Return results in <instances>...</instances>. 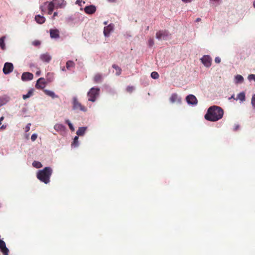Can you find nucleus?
<instances>
[{"instance_id": "44", "label": "nucleus", "mask_w": 255, "mask_h": 255, "mask_svg": "<svg viewBox=\"0 0 255 255\" xmlns=\"http://www.w3.org/2000/svg\"><path fill=\"white\" fill-rule=\"evenodd\" d=\"M82 2V0H77L76 3L78 4L79 5H81V3Z\"/></svg>"}, {"instance_id": "42", "label": "nucleus", "mask_w": 255, "mask_h": 255, "mask_svg": "<svg viewBox=\"0 0 255 255\" xmlns=\"http://www.w3.org/2000/svg\"><path fill=\"white\" fill-rule=\"evenodd\" d=\"M221 58L219 57H217L215 59V62L216 63H220L221 62Z\"/></svg>"}, {"instance_id": "36", "label": "nucleus", "mask_w": 255, "mask_h": 255, "mask_svg": "<svg viewBox=\"0 0 255 255\" xmlns=\"http://www.w3.org/2000/svg\"><path fill=\"white\" fill-rule=\"evenodd\" d=\"M248 78L250 81L254 80L255 81V74H250L248 76Z\"/></svg>"}, {"instance_id": "5", "label": "nucleus", "mask_w": 255, "mask_h": 255, "mask_svg": "<svg viewBox=\"0 0 255 255\" xmlns=\"http://www.w3.org/2000/svg\"><path fill=\"white\" fill-rule=\"evenodd\" d=\"M202 63L207 67H209L212 64V58L209 55H204L201 58Z\"/></svg>"}, {"instance_id": "48", "label": "nucleus", "mask_w": 255, "mask_h": 255, "mask_svg": "<svg viewBox=\"0 0 255 255\" xmlns=\"http://www.w3.org/2000/svg\"><path fill=\"white\" fill-rule=\"evenodd\" d=\"M108 1L111 2H116V0H108Z\"/></svg>"}, {"instance_id": "15", "label": "nucleus", "mask_w": 255, "mask_h": 255, "mask_svg": "<svg viewBox=\"0 0 255 255\" xmlns=\"http://www.w3.org/2000/svg\"><path fill=\"white\" fill-rule=\"evenodd\" d=\"M167 35L168 33L166 31L160 30L156 32V37L158 39L160 40L162 38V37H164L165 36H167Z\"/></svg>"}, {"instance_id": "34", "label": "nucleus", "mask_w": 255, "mask_h": 255, "mask_svg": "<svg viewBox=\"0 0 255 255\" xmlns=\"http://www.w3.org/2000/svg\"><path fill=\"white\" fill-rule=\"evenodd\" d=\"M151 77L154 79H157L159 78V74L157 72H152L151 73Z\"/></svg>"}, {"instance_id": "20", "label": "nucleus", "mask_w": 255, "mask_h": 255, "mask_svg": "<svg viewBox=\"0 0 255 255\" xmlns=\"http://www.w3.org/2000/svg\"><path fill=\"white\" fill-rule=\"evenodd\" d=\"M54 129L57 131H64L65 130V127L60 124H56L54 127Z\"/></svg>"}, {"instance_id": "25", "label": "nucleus", "mask_w": 255, "mask_h": 255, "mask_svg": "<svg viewBox=\"0 0 255 255\" xmlns=\"http://www.w3.org/2000/svg\"><path fill=\"white\" fill-rule=\"evenodd\" d=\"M78 136H75L73 139V142L71 143V146L74 147H78L79 145L78 143Z\"/></svg>"}, {"instance_id": "7", "label": "nucleus", "mask_w": 255, "mask_h": 255, "mask_svg": "<svg viewBox=\"0 0 255 255\" xmlns=\"http://www.w3.org/2000/svg\"><path fill=\"white\" fill-rule=\"evenodd\" d=\"M114 25L113 23L109 24L107 26L104 27V34L106 37H109L110 33L113 31Z\"/></svg>"}, {"instance_id": "9", "label": "nucleus", "mask_w": 255, "mask_h": 255, "mask_svg": "<svg viewBox=\"0 0 255 255\" xmlns=\"http://www.w3.org/2000/svg\"><path fill=\"white\" fill-rule=\"evenodd\" d=\"M33 78V75L30 72H24L21 75V80L23 81L31 80Z\"/></svg>"}, {"instance_id": "47", "label": "nucleus", "mask_w": 255, "mask_h": 255, "mask_svg": "<svg viewBox=\"0 0 255 255\" xmlns=\"http://www.w3.org/2000/svg\"><path fill=\"white\" fill-rule=\"evenodd\" d=\"M6 128V126L2 125L0 127V129H4Z\"/></svg>"}, {"instance_id": "45", "label": "nucleus", "mask_w": 255, "mask_h": 255, "mask_svg": "<svg viewBox=\"0 0 255 255\" xmlns=\"http://www.w3.org/2000/svg\"><path fill=\"white\" fill-rule=\"evenodd\" d=\"M4 117H1L0 118V125L1 124V122L3 120Z\"/></svg>"}, {"instance_id": "29", "label": "nucleus", "mask_w": 255, "mask_h": 255, "mask_svg": "<svg viewBox=\"0 0 255 255\" xmlns=\"http://www.w3.org/2000/svg\"><path fill=\"white\" fill-rule=\"evenodd\" d=\"M112 67L116 70L117 75H120L121 74L122 70L118 65L114 64Z\"/></svg>"}, {"instance_id": "22", "label": "nucleus", "mask_w": 255, "mask_h": 255, "mask_svg": "<svg viewBox=\"0 0 255 255\" xmlns=\"http://www.w3.org/2000/svg\"><path fill=\"white\" fill-rule=\"evenodd\" d=\"M75 63L73 61L68 60L66 64V67L67 69H70L71 68H73L75 67Z\"/></svg>"}, {"instance_id": "14", "label": "nucleus", "mask_w": 255, "mask_h": 255, "mask_svg": "<svg viewBox=\"0 0 255 255\" xmlns=\"http://www.w3.org/2000/svg\"><path fill=\"white\" fill-rule=\"evenodd\" d=\"M40 58L42 61L47 63L51 60V57L48 53L41 55Z\"/></svg>"}, {"instance_id": "41", "label": "nucleus", "mask_w": 255, "mask_h": 255, "mask_svg": "<svg viewBox=\"0 0 255 255\" xmlns=\"http://www.w3.org/2000/svg\"><path fill=\"white\" fill-rule=\"evenodd\" d=\"M31 126V124L29 123L28 124L25 128V132H28L30 130V127Z\"/></svg>"}, {"instance_id": "26", "label": "nucleus", "mask_w": 255, "mask_h": 255, "mask_svg": "<svg viewBox=\"0 0 255 255\" xmlns=\"http://www.w3.org/2000/svg\"><path fill=\"white\" fill-rule=\"evenodd\" d=\"M245 94L244 92H241L238 95V98L236 100L238 99L242 102L245 101Z\"/></svg>"}, {"instance_id": "53", "label": "nucleus", "mask_w": 255, "mask_h": 255, "mask_svg": "<svg viewBox=\"0 0 255 255\" xmlns=\"http://www.w3.org/2000/svg\"><path fill=\"white\" fill-rule=\"evenodd\" d=\"M253 5H254V7H255V0L254 1Z\"/></svg>"}, {"instance_id": "24", "label": "nucleus", "mask_w": 255, "mask_h": 255, "mask_svg": "<svg viewBox=\"0 0 255 255\" xmlns=\"http://www.w3.org/2000/svg\"><path fill=\"white\" fill-rule=\"evenodd\" d=\"M8 102V98L6 97H0V107Z\"/></svg>"}, {"instance_id": "8", "label": "nucleus", "mask_w": 255, "mask_h": 255, "mask_svg": "<svg viewBox=\"0 0 255 255\" xmlns=\"http://www.w3.org/2000/svg\"><path fill=\"white\" fill-rule=\"evenodd\" d=\"M0 250L3 255H8L9 250L6 248L5 242L0 240Z\"/></svg>"}, {"instance_id": "32", "label": "nucleus", "mask_w": 255, "mask_h": 255, "mask_svg": "<svg viewBox=\"0 0 255 255\" xmlns=\"http://www.w3.org/2000/svg\"><path fill=\"white\" fill-rule=\"evenodd\" d=\"M55 6V5L54 4V2H53V1L50 2L48 5V10L49 11H53Z\"/></svg>"}, {"instance_id": "23", "label": "nucleus", "mask_w": 255, "mask_h": 255, "mask_svg": "<svg viewBox=\"0 0 255 255\" xmlns=\"http://www.w3.org/2000/svg\"><path fill=\"white\" fill-rule=\"evenodd\" d=\"M33 92H34V90L33 89L29 90L27 94L23 95V96H22L23 99L24 100H25V99L30 97L33 95Z\"/></svg>"}, {"instance_id": "51", "label": "nucleus", "mask_w": 255, "mask_h": 255, "mask_svg": "<svg viewBox=\"0 0 255 255\" xmlns=\"http://www.w3.org/2000/svg\"><path fill=\"white\" fill-rule=\"evenodd\" d=\"M52 11H49V10H48V14H51L52 13Z\"/></svg>"}, {"instance_id": "4", "label": "nucleus", "mask_w": 255, "mask_h": 255, "mask_svg": "<svg viewBox=\"0 0 255 255\" xmlns=\"http://www.w3.org/2000/svg\"><path fill=\"white\" fill-rule=\"evenodd\" d=\"M99 91L100 89L98 88H92L88 93V100L92 102H95L99 95Z\"/></svg>"}, {"instance_id": "55", "label": "nucleus", "mask_w": 255, "mask_h": 255, "mask_svg": "<svg viewBox=\"0 0 255 255\" xmlns=\"http://www.w3.org/2000/svg\"><path fill=\"white\" fill-rule=\"evenodd\" d=\"M40 9H41L42 11H43V7L42 6H40Z\"/></svg>"}, {"instance_id": "19", "label": "nucleus", "mask_w": 255, "mask_h": 255, "mask_svg": "<svg viewBox=\"0 0 255 255\" xmlns=\"http://www.w3.org/2000/svg\"><path fill=\"white\" fill-rule=\"evenodd\" d=\"M86 130V127H80V128H79L77 130V131L76 132V134L78 136H82V135H84Z\"/></svg>"}, {"instance_id": "40", "label": "nucleus", "mask_w": 255, "mask_h": 255, "mask_svg": "<svg viewBox=\"0 0 255 255\" xmlns=\"http://www.w3.org/2000/svg\"><path fill=\"white\" fill-rule=\"evenodd\" d=\"M37 137V135L36 133L33 134L31 136V139L32 141H34L36 140Z\"/></svg>"}, {"instance_id": "54", "label": "nucleus", "mask_w": 255, "mask_h": 255, "mask_svg": "<svg viewBox=\"0 0 255 255\" xmlns=\"http://www.w3.org/2000/svg\"><path fill=\"white\" fill-rule=\"evenodd\" d=\"M107 23H108V22H107V21H105V22H104V24L105 25H107Z\"/></svg>"}, {"instance_id": "2", "label": "nucleus", "mask_w": 255, "mask_h": 255, "mask_svg": "<svg viewBox=\"0 0 255 255\" xmlns=\"http://www.w3.org/2000/svg\"><path fill=\"white\" fill-rule=\"evenodd\" d=\"M52 172L53 170L51 167H46L37 172L36 177L41 182L48 184L50 182V178Z\"/></svg>"}, {"instance_id": "21", "label": "nucleus", "mask_w": 255, "mask_h": 255, "mask_svg": "<svg viewBox=\"0 0 255 255\" xmlns=\"http://www.w3.org/2000/svg\"><path fill=\"white\" fill-rule=\"evenodd\" d=\"M44 92L45 93V94L46 95L49 96L52 98H55L58 97V96L56 95L55 94V93L51 91L48 90H44Z\"/></svg>"}, {"instance_id": "30", "label": "nucleus", "mask_w": 255, "mask_h": 255, "mask_svg": "<svg viewBox=\"0 0 255 255\" xmlns=\"http://www.w3.org/2000/svg\"><path fill=\"white\" fill-rule=\"evenodd\" d=\"M0 47L2 50L5 49V43H4V37H1L0 38Z\"/></svg>"}, {"instance_id": "1", "label": "nucleus", "mask_w": 255, "mask_h": 255, "mask_svg": "<svg viewBox=\"0 0 255 255\" xmlns=\"http://www.w3.org/2000/svg\"><path fill=\"white\" fill-rule=\"evenodd\" d=\"M223 115L224 111L221 107L213 106L208 109L205 119L209 121L216 122L221 119Z\"/></svg>"}, {"instance_id": "52", "label": "nucleus", "mask_w": 255, "mask_h": 255, "mask_svg": "<svg viewBox=\"0 0 255 255\" xmlns=\"http://www.w3.org/2000/svg\"><path fill=\"white\" fill-rule=\"evenodd\" d=\"M200 20H201V18H198L197 19V20H196V21H200Z\"/></svg>"}, {"instance_id": "46", "label": "nucleus", "mask_w": 255, "mask_h": 255, "mask_svg": "<svg viewBox=\"0 0 255 255\" xmlns=\"http://www.w3.org/2000/svg\"><path fill=\"white\" fill-rule=\"evenodd\" d=\"M184 2H190L192 0H182Z\"/></svg>"}, {"instance_id": "50", "label": "nucleus", "mask_w": 255, "mask_h": 255, "mask_svg": "<svg viewBox=\"0 0 255 255\" xmlns=\"http://www.w3.org/2000/svg\"><path fill=\"white\" fill-rule=\"evenodd\" d=\"M57 15V13L56 12H54L53 13V16H55Z\"/></svg>"}, {"instance_id": "49", "label": "nucleus", "mask_w": 255, "mask_h": 255, "mask_svg": "<svg viewBox=\"0 0 255 255\" xmlns=\"http://www.w3.org/2000/svg\"><path fill=\"white\" fill-rule=\"evenodd\" d=\"M213 2H218L220 0H210Z\"/></svg>"}, {"instance_id": "43", "label": "nucleus", "mask_w": 255, "mask_h": 255, "mask_svg": "<svg viewBox=\"0 0 255 255\" xmlns=\"http://www.w3.org/2000/svg\"><path fill=\"white\" fill-rule=\"evenodd\" d=\"M239 126L238 125H236L234 127V130L237 131L239 129Z\"/></svg>"}, {"instance_id": "27", "label": "nucleus", "mask_w": 255, "mask_h": 255, "mask_svg": "<svg viewBox=\"0 0 255 255\" xmlns=\"http://www.w3.org/2000/svg\"><path fill=\"white\" fill-rule=\"evenodd\" d=\"M236 82L237 83H242L244 81L243 77L241 75H237L235 77Z\"/></svg>"}, {"instance_id": "6", "label": "nucleus", "mask_w": 255, "mask_h": 255, "mask_svg": "<svg viewBox=\"0 0 255 255\" xmlns=\"http://www.w3.org/2000/svg\"><path fill=\"white\" fill-rule=\"evenodd\" d=\"M13 70V65L11 63L6 62L3 68V72L4 74H8Z\"/></svg>"}, {"instance_id": "16", "label": "nucleus", "mask_w": 255, "mask_h": 255, "mask_svg": "<svg viewBox=\"0 0 255 255\" xmlns=\"http://www.w3.org/2000/svg\"><path fill=\"white\" fill-rule=\"evenodd\" d=\"M35 20L38 24H42L45 21V18L40 15H36L35 16Z\"/></svg>"}, {"instance_id": "12", "label": "nucleus", "mask_w": 255, "mask_h": 255, "mask_svg": "<svg viewBox=\"0 0 255 255\" xmlns=\"http://www.w3.org/2000/svg\"><path fill=\"white\" fill-rule=\"evenodd\" d=\"M50 37L52 38H59V31L57 29H51L49 30Z\"/></svg>"}, {"instance_id": "11", "label": "nucleus", "mask_w": 255, "mask_h": 255, "mask_svg": "<svg viewBox=\"0 0 255 255\" xmlns=\"http://www.w3.org/2000/svg\"><path fill=\"white\" fill-rule=\"evenodd\" d=\"M96 10V7L95 6L93 5H91L89 6H86L84 8L85 12L89 14H91L94 13Z\"/></svg>"}, {"instance_id": "35", "label": "nucleus", "mask_w": 255, "mask_h": 255, "mask_svg": "<svg viewBox=\"0 0 255 255\" xmlns=\"http://www.w3.org/2000/svg\"><path fill=\"white\" fill-rule=\"evenodd\" d=\"M134 90V87L133 86H128L127 87L126 90L128 93H131Z\"/></svg>"}, {"instance_id": "17", "label": "nucleus", "mask_w": 255, "mask_h": 255, "mask_svg": "<svg viewBox=\"0 0 255 255\" xmlns=\"http://www.w3.org/2000/svg\"><path fill=\"white\" fill-rule=\"evenodd\" d=\"M102 75L100 73L96 74L94 77V81L95 83H99L102 81Z\"/></svg>"}, {"instance_id": "39", "label": "nucleus", "mask_w": 255, "mask_h": 255, "mask_svg": "<svg viewBox=\"0 0 255 255\" xmlns=\"http://www.w3.org/2000/svg\"><path fill=\"white\" fill-rule=\"evenodd\" d=\"M148 44L149 46H152L154 44V40L152 38H150L148 40Z\"/></svg>"}, {"instance_id": "37", "label": "nucleus", "mask_w": 255, "mask_h": 255, "mask_svg": "<svg viewBox=\"0 0 255 255\" xmlns=\"http://www.w3.org/2000/svg\"><path fill=\"white\" fill-rule=\"evenodd\" d=\"M252 105L255 109V94L253 95L252 98Z\"/></svg>"}, {"instance_id": "38", "label": "nucleus", "mask_w": 255, "mask_h": 255, "mask_svg": "<svg viewBox=\"0 0 255 255\" xmlns=\"http://www.w3.org/2000/svg\"><path fill=\"white\" fill-rule=\"evenodd\" d=\"M32 44L35 46H38L40 45V42L39 40H34L32 42Z\"/></svg>"}, {"instance_id": "3", "label": "nucleus", "mask_w": 255, "mask_h": 255, "mask_svg": "<svg viewBox=\"0 0 255 255\" xmlns=\"http://www.w3.org/2000/svg\"><path fill=\"white\" fill-rule=\"evenodd\" d=\"M72 109L75 111L86 112L87 108L82 105L78 100L77 98L74 97L72 100Z\"/></svg>"}, {"instance_id": "10", "label": "nucleus", "mask_w": 255, "mask_h": 255, "mask_svg": "<svg viewBox=\"0 0 255 255\" xmlns=\"http://www.w3.org/2000/svg\"><path fill=\"white\" fill-rule=\"evenodd\" d=\"M186 101L189 104L196 105L197 103V100L196 97L193 95L187 96Z\"/></svg>"}, {"instance_id": "18", "label": "nucleus", "mask_w": 255, "mask_h": 255, "mask_svg": "<svg viewBox=\"0 0 255 255\" xmlns=\"http://www.w3.org/2000/svg\"><path fill=\"white\" fill-rule=\"evenodd\" d=\"M56 7H61L64 5V0H53Z\"/></svg>"}, {"instance_id": "13", "label": "nucleus", "mask_w": 255, "mask_h": 255, "mask_svg": "<svg viewBox=\"0 0 255 255\" xmlns=\"http://www.w3.org/2000/svg\"><path fill=\"white\" fill-rule=\"evenodd\" d=\"M43 78H40L37 81L35 85L37 89H43L45 87V83Z\"/></svg>"}, {"instance_id": "31", "label": "nucleus", "mask_w": 255, "mask_h": 255, "mask_svg": "<svg viewBox=\"0 0 255 255\" xmlns=\"http://www.w3.org/2000/svg\"><path fill=\"white\" fill-rule=\"evenodd\" d=\"M32 166L36 168H39L42 167L41 162L37 161H34L32 163Z\"/></svg>"}, {"instance_id": "28", "label": "nucleus", "mask_w": 255, "mask_h": 255, "mask_svg": "<svg viewBox=\"0 0 255 255\" xmlns=\"http://www.w3.org/2000/svg\"><path fill=\"white\" fill-rule=\"evenodd\" d=\"M178 99V96L176 94H173L171 95V96L170 97V101L171 103H174Z\"/></svg>"}, {"instance_id": "56", "label": "nucleus", "mask_w": 255, "mask_h": 255, "mask_svg": "<svg viewBox=\"0 0 255 255\" xmlns=\"http://www.w3.org/2000/svg\"><path fill=\"white\" fill-rule=\"evenodd\" d=\"M36 74H37V75H39V73L38 72H37L36 73Z\"/></svg>"}, {"instance_id": "33", "label": "nucleus", "mask_w": 255, "mask_h": 255, "mask_svg": "<svg viewBox=\"0 0 255 255\" xmlns=\"http://www.w3.org/2000/svg\"><path fill=\"white\" fill-rule=\"evenodd\" d=\"M65 123L68 125L69 128L72 131H74V127L73 126L72 124H71V123L70 122V121L69 120H66L65 121Z\"/></svg>"}]
</instances>
